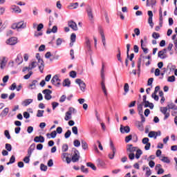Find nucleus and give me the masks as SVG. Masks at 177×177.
<instances>
[{"label":"nucleus","mask_w":177,"mask_h":177,"mask_svg":"<svg viewBox=\"0 0 177 177\" xmlns=\"http://www.w3.org/2000/svg\"><path fill=\"white\" fill-rule=\"evenodd\" d=\"M101 78L102 80V82H101V86H102V89L105 95V96H107V90H106V85L104 84V64H102V69H101Z\"/></svg>","instance_id":"nucleus-1"},{"label":"nucleus","mask_w":177,"mask_h":177,"mask_svg":"<svg viewBox=\"0 0 177 177\" xmlns=\"http://www.w3.org/2000/svg\"><path fill=\"white\" fill-rule=\"evenodd\" d=\"M72 162H78L80 161V151L77 149H73Z\"/></svg>","instance_id":"nucleus-2"},{"label":"nucleus","mask_w":177,"mask_h":177,"mask_svg":"<svg viewBox=\"0 0 177 177\" xmlns=\"http://www.w3.org/2000/svg\"><path fill=\"white\" fill-rule=\"evenodd\" d=\"M75 82L77 84V85H79L82 92H85V89L86 88V84L85 82H84V81H82L81 79H76Z\"/></svg>","instance_id":"nucleus-3"},{"label":"nucleus","mask_w":177,"mask_h":177,"mask_svg":"<svg viewBox=\"0 0 177 177\" xmlns=\"http://www.w3.org/2000/svg\"><path fill=\"white\" fill-rule=\"evenodd\" d=\"M110 147L111 150H112V153L109 154V157L110 160H113L114 158V156H115V151H117V149H115V147H114V144H113V141H110Z\"/></svg>","instance_id":"nucleus-4"},{"label":"nucleus","mask_w":177,"mask_h":177,"mask_svg":"<svg viewBox=\"0 0 177 177\" xmlns=\"http://www.w3.org/2000/svg\"><path fill=\"white\" fill-rule=\"evenodd\" d=\"M60 81H62L57 75L53 76L51 80V84L55 86H60Z\"/></svg>","instance_id":"nucleus-5"},{"label":"nucleus","mask_w":177,"mask_h":177,"mask_svg":"<svg viewBox=\"0 0 177 177\" xmlns=\"http://www.w3.org/2000/svg\"><path fill=\"white\" fill-rule=\"evenodd\" d=\"M86 11L87 12V16L88 17V20H90V21L93 22V12L92 11V8L88 6L86 8Z\"/></svg>","instance_id":"nucleus-6"},{"label":"nucleus","mask_w":177,"mask_h":177,"mask_svg":"<svg viewBox=\"0 0 177 177\" xmlns=\"http://www.w3.org/2000/svg\"><path fill=\"white\" fill-rule=\"evenodd\" d=\"M44 95V99L46 100H50L52 99V91L50 89H45L42 91Z\"/></svg>","instance_id":"nucleus-7"},{"label":"nucleus","mask_w":177,"mask_h":177,"mask_svg":"<svg viewBox=\"0 0 177 177\" xmlns=\"http://www.w3.org/2000/svg\"><path fill=\"white\" fill-rule=\"evenodd\" d=\"M158 57H160V59H167L168 57V55H167V48H163L162 50H160L158 53Z\"/></svg>","instance_id":"nucleus-8"},{"label":"nucleus","mask_w":177,"mask_h":177,"mask_svg":"<svg viewBox=\"0 0 177 177\" xmlns=\"http://www.w3.org/2000/svg\"><path fill=\"white\" fill-rule=\"evenodd\" d=\"M147 15L149 16L148 23L149 24L150 27H151V28H153V27L154 26V23H153V11L149 10L147 12Z\"/></svg>","instance_id":"nucleus-9"},{"label":"nucleus","mask_w":177,"mask_h":177,"mask_svg":"<svg viewBox=\"0 0 177 177\" xmlns=\"http://www.w3.org/2000/svg\"><path fill=\"white\" fill-rule=\"evenodd\" d=\"M85 45H86V48L87 49V52L91 55L92 52V48L91 46V40H89L88 37L85 38Z\"/></svg>","instance_id":"nucleus-10"},{"label":"nucleus","mask_w":177,"mask_h":177,"mask_svg":"<svg viewBox=\"0 0 177 177\" xmlns=\"http://www.w3.org/2000/svg\"><path fill=\"white\" fill-rule=\"evenodd\" d=\"M150 140L149 139V138H144L142 139V143L143 145H146L145 147V150H150V147L151 146V144L150 142H149Z\"/></svg>","instance_id":"nucleus-11"},{"label":"nucleus","mask_w":177,"mask_h":177,"mask_svg":"<svg viewBox=\"0 0 177 177\" xmlns=\"http://www.w3.org/2000/svg\"><path fill=\"white\" fill-rule=\"evenodd\" d=\"M68 26L72 28L73 31H78V26H77V23H75L74 21H68Z\"/></svg>","instance_id":"nucleus-12"},{"label":"nucleus","mask_w":177,"mask_h":177,"mask_svg":"<svg viewBox=\"0 0 177 177\" xmlns=\"http://www.w3.org/2000/svg\"><path fill=\"white\" fill-rule=\"evenodd\" d=\"M121 133H129L131 132V128L129 126L124 127L122 124L120 125Z\"/></svg>","instance_id":"nucleus-13"},{"label":"nucleus","mask_w":177,"mask_h":177,"mask_svg":"<svg viewBox=\"0 0 177 177\" xmlns=\"http://www.w3.org/2000/svg\"><path fill=\"white\" fill-rule=\"evenodd\" d=\"M137 150H138V147H133L132 144L127 145V153H134V151H136Z\"/></svg>","instance_id":"nucleus-14"},{"label":"nucleus","mask_w":177,"mask_h":177,"mask_svg":"<svg viewBox=\"0 0 177 177\" xmlns=\"http://www.w3.org/2000/svg\"><path fill=\"white\" fill-rule=\"evenodd\" d=\"M8 45H16L17 44V38L11 37L6 41Z\"/></svg>","instance_id":"nucleus-15"},{"label":"nucleus","mask_w":177,"mask_h":177,"mask_svg":"<svg viewBox=\"0 0 177 177\" xmlns=\"http://www.w3.org/2000/svg\"><path fill=\"white\" fill-rule=\"evenodd\" d=\"M34 142H35V143H44V142H45V138L42 136H36L34 138Z\"/></svg>","instance_id":"nucleus-16"},{"label":"nucleus","mask_w":177,"mask_h":177,"mask_svg":"<svg viewBox=\"0 0 177 177\" xmlns=\"http://www.w3.org/2000/svg\"><path fill=\"white\" fill-rule=\"evenodd\" d=\"M99 31L101 35L102 42V44H104L106 42V37L104 36V31L103 30V28H102V27L99 28Z\"/></svg>","instance_id":"nucleus-17"},{"label":"nucleus","mask_w":177,"mask_h":177,"mask_svg":"<svg viewBox=\"0 0 177 177\" xmlns=\"http://www.w3.org/2000/svg\"><path fill=\"white\" fill-rule=\"evenodd\" d=\"M10 9L11 10L14 11L15 13H20L21 12V9H20V7L16 5L11 6Z\"/></svg>","instance_id":"nucleus-18"},{"label":"nucleus","mask_w":177,"mask_h":177,"mask_svg":"<svg viewBox=\"0 0 177 177\" xmlns=\"http://www.w3.org/2000/svg\"><path fill=\"white\" fill-rule=\"evenodd\" d=\"M39 63L40 65L39 66V70L40 71V73H44V68H45V65L44 64V60L43 59H39Z\"/></svg>","instance_id":"nucleus-19"},{"label":"nucleus","mask_w":177,"mask_h":177,"mask_svg":"<svg viewBox=\"0 0 177 177\" xmlns=\"http://www.w3.org/2000/svg\"><path fill=\"white\" fill-rule=\"evenodd\" d=\"M15 63H17V64H21L23 63V56L19 54L15 59Z\"/></svg>","instance_id":"nucleus-20"},{"label":"nucleus","mask_w":177,"mask_h":177,"mask_svg":"<svg viewBox=\"0 0 177 177\" xmlns=\"http://www.w3.org/2000/svg\"><path fill=\"white\" fill-rule=\"evenodd\" d=\"M9 113V108H5L2 112L0 113V117H2V118H3V117H6L8 115V113Z\"/></svg>","instance_id":"nucleus-21"},{"label":"nucleus","mask_w":177,"mask_h":177,"mask_svg":"<svg viewBox=\"0 0 177 177\" xmlns=\"http://www.w3.org/2000/svg\"><path fill=\"white\" fill-rule=\"evenodd\" d=\"M56 135H57V133L56 132V131H53L51 132V133H47L46 136L47 138H48V139H50V138L55 139V138H56Z\"/></svg>","instance_id":"nucleus-22"},{"label":"nucleus","mask_w":177,"mask_h":177,"mask_svg":"<svg viewBox=\"0 0 177 177\" xmlns=\"http://www.w3.org/2000/svg\"><path fill=\"white\" fill-rule=\"evenodd\" d=\"M168 110H177V106L174 103H170L167 104Z\"/></svg>","instance_id":"nucleus-23"},{"label":"nucleus","mask_w":177,"mask_h":177,"mask_svg":"<svg viewBox=\"0 0 177 177\" xmlns=\"http://www.w3.org/2000/svg\"><path fill=\"white\" fill-rule=\"evenodd\" d=\"M32 102H33L32 99H27L23 102V104L25 107H27V106H28L29 104H31Z\"/></svg>","instance_id":"nucleus-24"},{"label":"nucleus","mask_w":177,"mask_h":177,"mask_svg":"<svg viewBox=\"0 0 177 177\" xmlns=\"http://www.w3.org/2000/svg\"><path fill=\"white\" fill-rule=\"evenodd\" d=\"M124 93H123V95L124 96H125V95H127V93L129 92V84H128V83L124 84Z\"/></svg>","instance_id":"nucleus-25"},{"label":"nucleus","mask_w":177,"mask_h":177,"mask_svg":"<svg viewBox=\"0 0 177 177\" xmlns=\"http://www.w3.org/2000/svg\"><path fill=\"white\" fill-rule=\"evenodd\" d=\"M77 113V110L73 107H69L68 111L66 112V114H68V115H71L72 113L75 114Z\"/></svg>","instance_id":"nucleus-26"},{"label":"nucleus","mask_w":177,"mask_h":177,"mask_svg":"<svg viewBox=\"0 0 177 177\" xmlns=\"http://www.w3.org/2000/svg\"><path fill=\"white\" fill-rule=\"evenodd\" d=\"M140 44H141V49H142L144 53H149V49L148 48H145V45H143V39H141L140 40Z\"/></svg>","instance_id":"nucleus-27"},{"label":"nucleus","mask_w":177,"mask_h":177,"mask_svg":"<svg viewBox=\"0 0 177 177\" xmlns=\"http://www.w3.org/2000/svg\"><path fill=\"white\" fill-rule=\"evenodd\" d=\"M18 28H26L27 24L24 21H21L17 24Z\"/></svg>","instance_id":"nucleus-28"},{"label":"nucleus","mask_w":177,"mask_h":177,"mask_svg":"<svg viewBox=\"0 0 177 177\" xmlns=\"http://www.w3.org/2000/svg\"><path fill=\"white\" fill-rule=\"evenodd\" d=\"M137 128L141 132H143V131H145V126H143V123L140 122H138V124L137 125Z\"/></svg>","instance_id":"nucleus-29"},{"label":"nucleus","mask_w":177,"mask_h":177,"mask_svg":"<svg viewBox=\"0 0 177 177\" xmlns=\"http://www.w3.org/2000/svg\"><path fill=\"white\" fill-rule=\"evenodd\" d=\"M71 85V82L70 81V79H65L63 82V86H70Z\"/></svg>","instance_id":"nucleus-30"},{"label":"nucleus","mask_w":177,"mask_h":177,"mask_svg":"<svg viewBox=\"0 0 177 177\" xmlns=\"http://www.w3.org/2000/svg\"><path fill=\"white\" fill-rule=\"evenodd\" d=\"M143 154V152L142 151L141 149H137L136 150V158H137V160H139L140 158V156Z\"/></svg>","instance_id":"nucleus-31"},{"label":"nucleus","mask_w":177,"mask_h":177,"mask_svg":"<svg viewBox=\"0 0 177 177\" xmlns=\"http://www.w3.org/2000/svg\"><path fill=\"white\" fill-rule=\"evenodd\" d=\"M149 138H153L154 139H157V136L156 135V131H151L148 134Z\"/></svg>","instance_id":"nucleus-32"},{"label":"nucleus","mask_w":177,"mask_h":177,"mask_svg":"<svg viewBox=\"0 0 177 177\" xmlns=\"http://www.w3.org/2000/svg\"><path fill=\"white\" fill-rule=\"evenodd\" d=\"M86 166L91 168V169H93V171H96V169H97L96 166H95V165H93V163H92L91 162H87Z\"/></svg>","instance_id":"nucleus-33"},{"label":"nucleus","mask_w":177,"mask_h":177,"mask_svg":"<svg viewBox=\"0 0 177 177\" xmlns=\"http://www.w3.org/2000/svg\"><path fill=\"white\" fill-rule=\"evenodd\" d=\"M82 147L83 150H88V143L85 142V140H82Z\"/></svg>","instance_id":"nucleus-34"},{"label":"nucleus","mask_w":177,"mask_h":177,"mask_svg":"<svg viewBox=\"0 0 177 177\" xmlns=\"http://www.w3.org/2000/svg\"><path fill=\"white\" fill-rule=\"evenodd\" d=\"M15 161H16V158L15 157V156L12 155L10 158V161L7 162V165H10V164H14Z\"/></svg>","instance_id":"nucleus-35"},{"label":"nucleus","mask_w":177,"mask_h":177,"mask_svg":"<svg viewBox=\"0 0 177 177\" xmlns=\"http://www.w3.org/2000/svg\"><path fill=\"white\" fill-rule=\"evenodd\" d=\"M40 169L44 172H46V171H48V166L45 165L44 163H41L40 165Z\"/></svg>","instance_id":"nucleus-36"},{"label":"nucleus","mask_w":177,"mask_h":177,"mask_svg":"<svg viewBox=\"0 0 177 177\" xmlns=\"http://www.w3.org/2000/svg\"><path fill=\"white\" fill-rule=\"evenodd\" d=\"M117 58L118 62H120V63H122V59H121V50H120V48H118Z\"/></svg>","instance_id":"nucleus-37"},{"label":"nucleus","mask_w":177,"mask_h":177,"mask_svg":"<svg viewBox=\"0 0 177 177\" xmlns=\"http://www.w3.org/2000/svg\"><path fill=\"white\" fill-rule=\"evenodd\" d=\"M78 3L76 2V3H71L70 6H69V9H77V8H78Z\"/></svg>","instance_id":"nucleus-38"},{"label":"nucleus","mask_w":177,"mask_h":177,"mask_svg":"<svg viewBox=\"0 0 177 177\" xmlns=\"http://www.w3.org/2000/svg\"><path fill=\"white\" fill-rule=\"evenodd\" d=\"M76 38L77 35H75V33H72L71 35V42H72V44H74V42H75Z\"/></svg>","instance_id":"nucleus-39"},{"label":"nucleus","mask_w":177,"mask_h":177,"mask_svg":"<svg viewBox=\"0 0 177 177\" xmlns=\"http://www.w3.org/2000/svg\"><path fill=\"white\" fill-rule=\"evenodd\" d=\"M161 161H162V162H166L167 164H169L171 162V160H169L168 157L165 156L162 157Z\"/></svg>","instance_id":"nucleus-40"},{"label":"nucleus","mask_w":177,"mask_h":177,"mask_svg":"<svg viewBox=\"0 0 177 177\" xmlns=\"http://www.w3.org/2000/svg\"><path fill=\"white\" fill-rule=\"evenodd\" d=\"M82 172H84V174H88L89 170L88 169V168H85V166L82 165L81 168H80Z\"/></svg>","instance_id":"nucleus-41"},{"label":"nucleus","mask_w":177,"mask_h":177,"mask_svg":"<svg viewBox=\"0 0 177 177\" xmlns=\"http://www.w3.org/2000/svg\"><path fill=\"white\" fill-rule=\"evenodd\" d=\"M44 113H45V111L38 110L37 113V117H39V118L44 117Z\"/></svg>","instance_id":"nucleus-42"},{"label":"nucleus","mask_w":177,"mask_h":177,"mask_svg":"<svg viewBox=\"0 0 177 177\" xmlns=\"http://www.w3.org/2000/svg\"><path fill=\"white\" fill-rule=\"evenodd\" d=\"M73 145L75 147H80V146H81V142H80V140H75L73 142Z\"/></svg>","instance_id":"nucleus-43"},{"label":"nucleus","mask_w":177,"mask_h":177,"mask_svg":"<svg viewBox=\"0 0 177 177\" xmlns=\"http://www.w3.org/2000/svg\"><path fill=\"white\" fill-rule=\"evenodd\" d=\"M72 132L74 135H78V127L76 126L72 127Z\"/></svg>","instance_id":"nucleus-44"},{"label":"nucleus","mask_w":177,"mask_h":177,"mask_svg":"<svg viewBox=\"0 0 177 177\" xmlns=\"http://www.w3.org/2000/svg\"><path fill=\"white\" fill-rule=\"evenodd\" d=\"M160 111L162 114H167V111H168V107H160Z\"/></svg>","instance_id":"nucleus-45"},{"label":"nucleus","mask_w":177,"mask_h":177,"mask_svg":"<svg viewBox=\"0 0 177 177\" xmlns=\"http://www.w3.org/2000/svg\"><path fill=\"white\" fill-rule=\"evenodd\" d=\"M70 136H71V131L68 130L65 134H64V137L66 139H68V138H70Z\"/></svg>","instance_id":"nucleus-46"},{"label":"nucleus","mask_w":177,"mask_h":177,"mask_svg":"<svg viewBox=\"0 0 177 177\" xmlns=\"http://www.w3.org/2000/svg\"><path fill=\"white\" fill-rule=\"evenodd\" d=\"M131 140H132V135H129V136H126V138H125L126 143H129V142H131Z\"/></svg>","instance_id":"nucleus-47"},{"label":"nucleus","mask_w":177,"mask_h":177,"mask_svg":"<svg viewBox=\"0 0 177 177\" xmlns=\"http://www.w3.org/2000/svg\"><path fill=\"white\" fill-rule=\"evenodd\" d=\"M127 154L129 156V160H135V153H127Z\"/></svg>","instance_id":"nucleus-48"},{"label":"nucleus","mask_w":177,"mask_h":177,"mask_svg":"<svg viewBox=\"0 0 177 177\" xmlns=\"http://www.w3.org/2000/svg\"><path fill=\"white\" fill-rule=\"evenodd\" d=\"M51 104H52L53 110H55L56 107H58L59 106V102H53Z\"/></svg>","instance_id":"nucleus-49"},{"label":"nucleus","mask_w":177,"mask_h":177,"mask_svg":"<svg viewBox=\"0 0 177 177\" xmlns=\"http://www.w3.org/2000/svg\"><path fill=\"white\" fill-rule=\"evenodd\" d=\"M68 150V145L67 144H64L63 146H62V151L64 153H66V151H67Z\"/></svg>","instance_id":"nucleus-50"},{"label":"nucleus","mask_w":177,"mask_h":177,"mask_svg":"<svg viewBox=\"0 0 177 177\" xmlns=\"http://www.w3.org/2000/svg\"><path fill=\"white\" fill-rule=\"evenodd\" d=\"M70 77H71V78H75L77 77V72L72 71L70 72Z\"/></svg>","instance_id":"nucleus-51"},{"label":"nucleus","mask_w":177,"mask_h":177,"mask_svg":"<svg viewBox=\"0 0 177 177\" xmlns=\"http://www.w3.org/2000/svg\"><path fill=\"white\" fill-rule=\"evenodd\" d=\"M32 75V71H30L27 75H24V80H28Z\"/></svg>","instance_id":"nucleus-52"},{"label":"nucleus","mask_w":177,"mask_h":177,"mask_svg":"<svg viewBox=\"0 0 177 177\" xmlns=\"http://www.w3.org/2000/svg\"><path fill=\"white\" fill-rule=\"evenodd\" d=\"M30 151H34V150H35V143H32L30 147L28 148V149Z\"/></svg>","instance_id":"nucleus-53"},{"label":"nucleus","mask_w":177,"mask_h":177,"mask_svg":"<svg viewBox=\"0 0 177 177\" xmlns=\"http://www.w3.org/2000/svg\"><path fill=\"white\" fill-rule=\"evenodd\" d=\"M62 42H63V39L62 38H58L56 41L57 46H60V45H62Z\"/></svg>","instance_id":"nucleus-54"},{"label":"nucleus","mask_w":177,"mask_h":177,"mask_svg":"<svg viewBox=\"0 0 177 177\" xmlns=\"http://www.w3.org/2000/svg\"><path fill=\"white\" fill-rule=\"evenodd\" d=\"M6 149H7V151H12V145L10 144H6Z\"/></svg>","instance_id":"nucleus-55"},{"label":"nucleus","mask_w":177,"mask_h":177,"mask_svg":"<svg viewBox=\"0 0 177 177\" xmlns=\"http://www.w3.org/2000/svg\"><path fill=\"white\" fill-rule=\"evenodd\" d=\"M168 82H175V77L174 75L169 76L167 79Z\"/></svg>","instance_id":"nucleus-56"},{"label":"nucleus","mask_w":177,"mask_h":177,"mask_svg":"<svg viewBox=\"0 0 177 177\" xmlns=\"http://www.w3.org/2000/svg\"><path fill=\"white\" fill-rule=\"evenodd\" d=\"M152 37L155 39H158V38L160 37V33L156 32H154L152 34Z\"/></svg>","instance_id":"nucleus-57"},{"label":"nucleus","mask_w":177,"mask_h":177,"mask_svg":"<svg viewBox=\"0 0 177 177\" xmlns=\"http://www.w3.org/2000/svg\"><path fill=\"white\" fill-rule=\"evenodd\" d=\"M66 99H67V97L66 96V95H63L59 99L60 103L66 102Z\"/></svg>","instance_id":"nucleus-58"},{"label":"nucleus","mask_w":177,"mask_h":177,"mask_svg":"<svg viewBox=\"0 0 177 177\" xmlns=\"http://www.w3.org/2000/svg\"><path fill=\"white\" fill-rule=\"evenodd\" d=\"M153 81H154V78H153V77L149 78L148 80V83H147L148 86H151Z\"/></svg>","instance_id":"nucleus-59"},{"label":"nucleus","mask_w":177,"mask_h":177,"mask_svg":"<svg viewBox=\"0 0 177 177\" xmlns=\"http://www.w3.org/2000/svg\"><path fill=\"white\" fill-rule=\"evenodd\" d=\"M16 88H17V84H16V83H13L10 87L9 88V89L10 91H15V89H16Z\"/></svg>","instance_id":"nucleus-60"},{"label":"nucleus","mask_w":177,"mask_h":177,"mask_svg":"<svg viewBox=\"0 0 177 177\" xmlns=\"http://www.w3.org/2000/svg\"><path fill=\"white\" fill-rule=\"evenodd\" d=\"M37 82H38V81L33 80L32 82V84H30V88H32V89H34V88H35V85L37 84Z\"/></svg>","instance_id":"nucleus-61"},{"label":"nucleus","mask_w":177,"mask_h":177,"mask_svg":"<svg viewBox=\"0 0 177 177\" xmlns=\"http://www.w3.org/2000/svg\"><path fill=\"white\" fill-rule=\"evenodd\" d=\"M4 135L6 136V138H7V139H10V134L9 133V131L8 130H6L4 131Z\"/></svg>","instance_id":"nucleus-62"},{"label":"nucleus","mask_w":177,"mask_h":177,"mask_svg":"<svg viewBox=\"0 0 177 177\" xmlns=\"http://www.w3.org/2000/svg\"><path fill=\"white\" fill-rule=\"evenodd\" d=\"M151 97H153V99H154V100H156V102H158L159 99L158 95H157V94L154 93H152Z\"/></svg>","instance_id":"nucleus-63"},{"label":"nucleus","mask_w":177,"mask_h":177,"mask_svg":"<svg viewBox=\"0 0 177 177\" xmlns=\"http://www.w3.org/2000/svg\"><path fill=\"white\" fill-rule=\"evenodd\" d=\"M42 28H44V24H39V25H37V31H41V30H42Z\"/></svg>","instance_id":"nucleus-64"}]
</instances>
